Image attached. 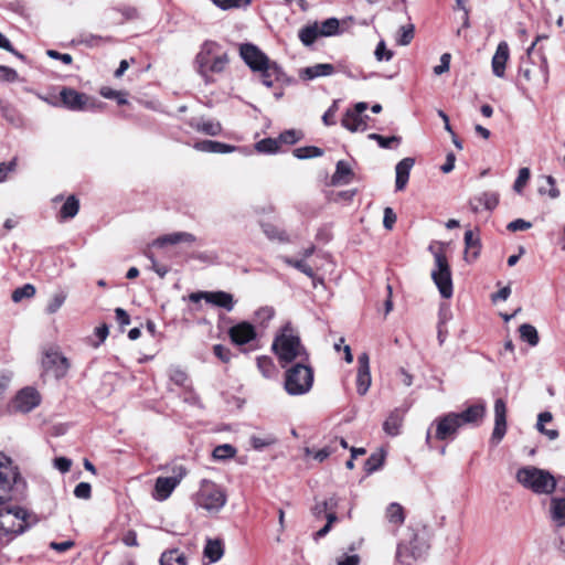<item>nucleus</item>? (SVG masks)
<instances>
[{"mask_svg": "<svg viewBox=\"0 0 565 565\" xmlns=\"http://www.w3.org/2000/svg\"><path fill=\"white\" fill-rule=\"evenodd\" d=\"M35 516L12 500L0 505V550L35 524Z\"/></svg>", "mask_w": 565, "mask_h": 565, "instance_id": "1", "label": "nucleus"}, {"mask_svg": "<svg viewBox=\"0 0 565 565\" xmlns=\"http://www.w3.org/2000/svg\"><path fill=\"white\" fill-rule=\"evenodd\" d=\"M271 349L277 355L281 367H285L296 360L303 362L308 358L306 348L301 343L299 332L291 322H286L277 331Z\"/></svg>", "mask_w": 565, "mask_h": 565, "instance_id": "2", "label": "nucleus"}, {"mask_svg": "<svg viewBox=\"0 0 565 565\" xmlns=\"http://www.w3.org/2000/svg\"><path fill=\"white\" fill-rule=\"evenodd\" d=\"M227 64V53L213 41L204 42L195 57L196 70L205 83L214 82V75L222 74Z\"/></svg>", "mask_w": 565, "mask_h": 565, "instance_id": "3", "label": "nucleus"}, {"mask_svg": "<svg viewBox=\"0 0 565 565\" xmlns=\"http://www.w3.org/2000/svg\"><path fill=\"white\" fill-rule=\"evenodd\" d=\"M226 502L225 489L210 479H202L198 491L193 494L195 508L204 510L210 515L217 514Z\"/></svg>", "mask_w": 565, "mask_h": 565, "instance_id": "4", "label": "nucleus"}, {"mask_svg": "<svg viewBox=\"0 0 565 565\" xmlns=\"http://www.w3.org/2000/svg\"><path fill=\"white\" fill-rule=\"evenodd\" d=\"M515 479L535 494H552L556 488V479L550 471L533 466L520 468Z\"/></svg>", "mask_w": 565, "mask_h": 565, "instance_id": "5", "label": "nucleus"}, {"mask_svg": "<svg viewBox=\"0 0 565 565\" xmlns=\"http://www.w3.org/2000/svg\"><path fill=\"white\" fill-rule=\"evenodd\" d=\"M434 256V268L431 279L438 288L443 298L449 299L452 296L451 269L446 256L444 244L430 245L428 248Z\"/></svg>", "mask_w": 565, "mask_h": 565, "instance_id": "6", "label": "nucleus"}, {"mask_svg": "<svg viewBox=\"0 0 565 565\" xmlns=\"http://www.w3.org/2000/svg\"><path fill=\"white\" fill-rule=\"evenodd\" d=\"M313 385V371L303 362H298L285 372L284 388L290 396H300L310 392Z\"/></svg>", "mask_w": 565, "mask_h": 565, "instance_id": "7", "label": "nucleus"}, {"mask_svg": "<svg viewBox=\"0 0 565 565\" xmlns=\"http://www.w3.org/2000/svg\"><path fill=\"white\" fill-rule=\"evenodd\" d=\"M536 42L527 50V58L522 61L519 74L533 86L545 88L548 83V65L546 58L541 56L537 63L530 58V54Z\"/></svg>", "mask_w": 565, "mask_h": 565, "instance_id": "8", "label": "nucleus"}, {"mask_svg": "<svg viewBox=\"0 0 565 565\" xmlns=\"http://www.w3.org/2000/svg\"><path fill=\"white\" fill-rule=\"evenodd\" d=\"M19 468L12 459L0 452V505L13 499L14 486L20 480Z\"/></svg>", "mask_w": 565, "mask_h": 565, "instance_id": "9", "label": "nucleus"}, {"mask_svg": "<svg viewBox=\"0 0 565 565\" xmlns=\"http://www.w3.org/2000/svg\"><path fill=\"white\" fill-rule=\"evenodd\" d=\"M41 403V395L34 387L26 386L20 390L11 399L9 407L13 413L26 414Z\"/></svg>", "mask_w": 565, "mask_h": 565, "instance_id": "10", "label": "nucleus"}, {"mask_svg": "<svg viewBox=\"0 0 565 565\" xmlns=\"http://www.w3.org/2000/svg\"><path fill=\"white\" fill-rule=\"evenodd\" d=\"M186 473L188 472L184 467H178L174 469V476L157 478L152 493L153 499L157 501L167 500Z\"/></svg>", "mask_w": 565, "mask_h": 565, "instance_id": "11", "label": "nucleus"}, {"mask_svg": "<svg viewBox=\"0 0 565 565\" xmlns=\"http://www.w3.org/2000/svg\"><path fill=\"white\" fill-rule=\"evenodd\" d=\"M239 53L244 62L250 67L252 71L256 72L271 61L254 44H243L239 49Z\"/></svg>", "mask_w": 565, "mask_h": 565, "instance_id": "12", "label": "nucleus"}, {"mask_svg": "<svg viewBox=\"0 0 565 565\" xmlns=\"http://www.w3.org/2000/svg\"><path fill=\"white\" fill-rule=\"evenodd\" d=\"M436 434L435 437L438 440H445L457 433L462 426L457 413H449L435 420Z\"/></svg>", "mask_w": 565, "mask_h": 565, "instance_id": "13", "label": "nucleus"}, {"mask_svg": "<svg viewBox=\"0 0 565 565\" xmlns=\"http://www.w3.org/2000/svg\"><path fill=\"white\" fill-rule=\"evenodd\" d=\"M42 363L44 369L52 372L56 379L65 376L70 367L67 359L57 351L46 352Z\"/></svg>", "mask_w": 565, "mask_h": 565, "instance_id": "14", "label": "nucleus"}, {"mask_svg": "<svg viewBox=\"0 0 565 565\" xmlns=\"http://www.w3.org/2000/svg\"><path fill=\"white\" fill-rule=\"evenodd\" d=\"M201 298L204 299L206 302L220 308H224L227 311H231L234 308L233 296L225 291H205L200 294H193L191 296V299L195 301Z\"/></svg>", "mask_w": 565, "mask_h": 565, "instance_id": "15", "label": "nucleus"}, {"mask_svg": "<svg viewBox=\"0 0 565 565\" xmlns=\"http://www.w3.org/2000/svg\"><path fill=\"white\" fill-rule=\"evenodd\" d=\"M61 99L71 110H85L93 107V103L87 95L78 93L72 88H64L61 92Z\"/></svg>", "mask_w": 565, "mask_h": 565, "instance_id": "16", "label": "nucleus"}, {"mask_svg": "<svg viewBox=\"0 0 565 565\" xmlns=\"http://www.w3.org/2000/svg\"><path fill=\"white\" fill-rule=\"evenodd\" d=\"M507 433V405L502 398L494 402V427L492 431V440L500 443Z\"/></svg>", "mask_w": 565, "mask_h": 565, "instance_id": "17", "label": "nucleus"}, {"mask_svg": "<svg viewBox=\"0 0 565 565\" xmlns=\"http://www.w3.org/2000/svg\"><path fill=\"white\" fill-rule=\"evenodd\" d=\"M424 544H417V537L414 536L409 545L399 544L396 552L397 561L403 565H411L413 561L420 557L424 553Z\"/></svg>", "mask_w": 565, "mask_h": 565, "instance_id": "18", "label": "nucleus"}, {"mask_svg": "<svg viewBox=\"0 0 565 565\" xmlns=\"http://www.w3.org/2000/svg\"><path fill=\"white\" fill-rule=\"evenodd\" d=\"M228 335L233 343L243 345L256 338V330L253 324L243 321L230 328Z\"/></svg>", "mask_w": 565, "mask_h": 565, "instance_id": "19", "label": "nucleus"}, {"mask_svg": "<svg viewBox=\"0 0 565 565\" xmlns=\"http://www.w3.org/2000/svg\"><path fill=\"white\" fill-rule=\"evenodd\" d=\"M510 58V50L507 42L502 41L498 44L497 50L491 60V68L494 76L503 78L505 75L507 63Z\"/></svg>", "mask_w": 565, "mask_h": 565, "instance_id": "20", "label": "nucleus"}, {"mask_svg": "<svg viewBox=\"0 0 565 565\" xmlns=\"http://www.w3.org/2000/svg\"><path fill=\"white\" fill-rule=\"evenodd\" d=\"M356 391L360 395H364L371 386L370 360L366 353H362L358 358Z\"/></svg>", "mask_w": 565, "mask_h": 565, "instance_id": "21", "label": "nucleus"}, {"mask_svg": "<svg viewBox=\"0 0 565 565\" xmlns=\"http://www.w3.org/2000/svg\"><path fill=\"white\" fill-rule=\"evenodd\" d=\"M196 241L195 236L188 232H174L170 234L162 235L156 238L151 246L162 248L167 245H177V244H193Z\"/></svg>", "mask_w": 565, "mask_h": 565, "instance_id": "22", "label": "nucleus"}, {"mask_svg": "<svg viewBox=\"0 0 565 565\" xmlns=\"http://www.w3.org/2000/svg\"><path fill=\"white\" fill-rule=\"evenodd\" d=\"M415 164L413 158L402 159L395 167V189L396 191H403L408 182L411 170Z\"/></svg>", "mask_w": 565, "mask_h": 565, "instance_id": "23", "label": "nucleus"}, {"mask_svg": "<svg viewBox=\"0 0 565 565\" xmlns=\"http://www.w3.org/2000/svg\"><path fill=\"white\" fill-rule=\"evenodd\" d=\"M335 72L334 66L330 63H319L312 66L301 68L299 77L303 81H312L318 77L331 76Z\"/></svg>", "mask_w": 565, "mask_h": 565, "instance_id": "24", "label": "nucleus"}, {"mask_svg": "<svg viewBox=\"0 0 565 565\" xmlns=\"http://www.w3.org/2000/svg\"><path fill=\"white\" fill-rule=\"evenodd\" d=\"M486 409L484 403H478L469 406L461 413H457V416L460 419L461 425L479 424L486 415Z\"/></svg>", "mask_w": 565, "mask_h": 565, "instance_id": "25", "label": "nucleus"}, {"mask_svg": "<svg viewBox=\"0 0 565 565\" xmlns=\"http://www.w3.org/2000/svg\"><path fill=\"white\" fill-rule=\"evenodd\" d=\"M498 204L499 194L495 192H483L470 201V207L473 212H479L481 209L493 210Z\"/></svg>", "mask_w": 565, "mask_h": 565, "instance_id": "26", "label": "nucleus"}, {"mask_svg": "<svg viewBox=\"0 0 565 565\" xmlns=\"http://www.w3.org/2000/svg\"><path fill=\"white\" fill-rule=\"evenodd\" d=\"M190 126L196 131L212 137L218 136L222 132L221 122L214 119H192Z\"/></svg>", "mask_w": 565, "mask_h": 565, "instance_id": "27", "label": "nucleus"}, {"mask_svg": "<svg viewBox=\"0 0 565 565\" xmlns=\"http://www.w3.org/2000/svg\"><path fill=\"white\" fill-rule=\"evenodd\" d=\"M193 148L201 152L211 153H231L236 150L235 146L223 143L214 140H202L194 143Z\"/></svg>", "mask_w": 565, "mask_h": 565, "instance_id": "28", "label": "nucleus"}, {"mask_svg": "<svg viewBox=\"0 0 565 565\" xmlns=\"http://www.w3.org/2000/svg\"><path fill=\"white\" fill-rule=\"evenodd\" d=\"M367 116L363 117L358 111L347 110L342 118V126L352 131H364L367 128L366 124Z\"/></svg>", "mask_w": 565, "mask_h": 565, "instance_id": "29", "label": "nucleus"}, {"mask_svg": "<svg viewBox=\"0 0 565 565\" xmlns=\"http://www.w3.org/2000/svg\"><path fill=\"white\" fill-rule=\"evenodd\" d=\"M405 412L402 409H394L390 413L383 423V430L392 437L399 435L403 425Z\"/></svg>", "mask_w": 565, "mask_h": 565, "instance_id": "30", "label": "nucleus"}, {"mask_svg": "<svg viewBox=\"0 0 565 565\" xmlns=\"http://www.w3.org/2000/svg\"><path fill=\"white\" fill-rule=\"evenodd\" d=\"M550 514L557 526H565V498L553 497L551 499Z\"/></svg>", "mask_w": 565, "mask_h": 565, "instance_id": "31", "label": "nucleus"}, {"mask_svg": "<svg viewBox=\"0 0 565 565\" xmlns=\"http://www.w3.org/2000/svg\"><path fill=\"white\" fill-rule=\"evenodd\" d=\"M203 555L209 559L210 563H216L224 555V546L221 540L218 539H209L206 540Z\"/></svg>", "mask_w": 565, "mask_h": 565, "instance_id": "32", "label": "nucleus"}, {"mask_svg": "<svg viewBox=\"0 0 565 565\" xmlns=\"http://www.w3.org/2000/svg\"><path fill=\"white\" fill-rule=\"evenodd\" d=\"M257 72L260 73L262 82L266 87H273L274 83L278 81L281 75V68L276 62L267 64Z\"/></svg>", "mask_w": 565, "mask_h": 565, "instance_id": "33", "label": "nucleus"}, {"mask_svg": "<svg viewBox=\"0 0 565 565\" xmlns=\"http://www.w3.org/2000/svg\"><path fill=\"white\" fill-rule=\"evenodd\" d=\"M466 260L472 262L477 259L480 252V241L475 233L469 230L465 233Z\"/></svg>", "mask_w": 565, "mask_h": 565, "instance_id": "34", "label": "nucleus"}, {"mask_svg": "<svg viewBox=\"0 0 565 565\" xmlns=\"http://www.w3.org/2000/svg\"><path fill=\"white\" fill-rule=\"evenodd\" d=\"M299 40L306 46H310L315 43V41L321 36L319 30V23L313 22L311 24H307L299 30L298 33Z\"/></svg>", "mask_w": 565, "mask_h": 565, "instance_id": "35", "label": "nucleus"}, {"mask_svg": "<svg viewBox=\"0 0 565 565\" xmlns=\"http://www.w3.org/2000/svg\"><path fill=\"white\" fill-rule=\"evenodd\" d=\"M160 565H188V561L181 551L172 548L162 553Z\"/></svg>", "mask_w": 565, "mask_h": 565, "instance_id": "36", "label": "nucleus"}, {"mask_svg": "<svg viewBox=\"0 0 565 565\" xmlns=\"http://www.w3.org/2000/svg\"><path fill=\"white\" fill-rule=\"evenodd\" d=\"M67 299V292L65 290H57L52 294L46 302L45 312L47 315H54L57 312Z\"/></svg>", "mask_w": 565, "mask_h": 565, "instance_id": "37", "label": "nucleus"}, {"mask_svg": "<svg viewBox=\"0 0 565 565\" xmlns=\"http://www.w3.org/2000/svg\"><path fill=\"white\" fill-rule=\"evenodd\" d=\"M352 170L348 162L341 160L337 163V169L332 175L333 184H348L351 180Z\"/></svg>", "mask_w": 565, "mask_h": 565, "instance_id": "38", "label": "nucleus"}, {"mask_svg": "<svg viewBox=\"0 0 565 565\" xmlns=\"http://www.w3.org/2000/svg\"><path fill=\"white\" fill-rule=\"evenodd\" d=\"M78 210H79L78 200L74 195H71L66 199V201L62 205L61 211H60V217L62 220L73 218L78 213Z\"/></svg>", "mask_w": 565, "mask_h": 565, "instance_id": "39", "label": "nucleus"}, {"mask_svg": "<svg viewBox=\"0 0 565 565\" xmlns=\"http://www.w3.org/2000/svg\"><path fill=\"white\" fill-rule=\"evenodd\" d=\"M385 515L387 521L394 525H401L405 520L404 510L402 505L395 502L391 503L386 508Z\"/></svg>", "mask_w": 565, "mask_h": 565, "instance_id": "40", "label": "nucleus"}, {"mask_svg": "<svg viewBox=\"0 0 565 565\" xmlns=\"http://www.w3.org/2000/svg\"><path fill=\"white\" fill-rule=\"evenodd\" d=\"M257 367L264 377L270 379L276 374V366L271 358L262 355L257 358Z\"/></svg>", "mask_w": 565, "mask_h": 565, "instance_id": "41", "label": "nucleus"}, {"mask_svg": "<svg viewBox=\"0 0 565 565\" xmlns=\"http://www.w3.org/2000/svg\"><path fill=\"white\" fill-rule=\"evenodd\" d=\"M340 23L335 18H329L326 21L319 23V30L321 36H332L339 33Z\"/></svg>", "mask_w": 565, "mask_h": 565, "instance_id": "42", "label": "nucleus"}, {"mask_svg": "<svg viewBox=\"0 0 565 565\" xmlns=\"http://www.w3.org/2000/svg\"><path fill=\"white\" fill-rule=\"evenodd\" d=\"M35 287L32 284H25L22 287H19L13 290L12 292V301L13 302H20L23 299H30L33 298L35 295Z\"/></svg>", "mask_w": 565, "mask_h": 565, "instance_id": "43", "label": "nucleus"}, {"mask_svg": "<svg viewBox=\"0 0 565 565\" xmlns=\"http://www.w3.org/2000/svg\"><path fill=\"white\" fill-rule=\"evenodd\" d=\"M520 335L522 340L527 342L530 345L534 347L539 343V334L536 329L527 323H524L520 327Z\"/></svg>", "mask_w": 565, "mask_h": 565, "instance_id": "44", "label": "nucleus"}, {"mask_svg": "<svg viewBox=\"0 0 565 565\" xmlns=\"http://www.w3.org/2000/svg\"><path fill=\"white\" fill-rule=\"evenodd\" d=\"M212 455L215 460H226L236 455V449L230 444H223L215 447Z\"/></svg>", "mask_w": 565, "mask_h": 565, "instance_id": "45", "label": "nucleus"}, {"mask_svg": "<svg viewBox=\"0 0 565 565\" xmlns=\"http://www.w3.org/2000/svg\"><path fill=\"white\" fill-rule=\"evenodd\" d=\"M294 154L298 159H310L321 157L323 154V151L318 147L309 146L295 149Z\"/></svg>", "mask_w": 565, "mask_h": 565, "instance_id": "46", "label": "nucleus"}, {"mask_svg": "<svg viewBox=\"0 0 565 565\" xmlns=\"http://www.w3.org/2000/svg\"><path fill=\"white\" fill-rule=\"evenodd\" d=\"M277 438L274 435H266V436H252L250 437V444L254 449L262 450L266 447H269L274 444H276Z\"/></svg>", "mask_w": 565, "mask_h": 565, "instance_id": "47", "label": "nucleus"}, {"mask_svg": "<svg viewBox=\"0 0 565 565\" xmlns=\"http://www.w3.org/2000/svg\"><path fill=\"white\" fill-rule=\"evenodd\" d=\"M547 188L541 185L539 188L540 194H547L551 199H557L559 196V190L556 186V181L552 175L544 177Z\"/></svg>", "mask_w": 565, "mask_h": 565, "instance_id": "48", "label": "nucleus"}, {"mask_svg": "<svg viewBox=\"0 0 565 565\" xmlns=\"http://www.w3.org/2000/svg\"><path fill=\"white\" fill-rule=\"evenodd\" d=\"M414 38V25L413 24H406V25H403L399 28V31H398V38H397V43L399 45H408L412 40Z\"/></svg>", "mask_w": 565, "mask_h": 565, "instance_id": "49", "label": "nucleus"}, {"mask_svg": "<svg viewBox=\"0 0 565 565\" xmlns=\"http://www.w3.org/2000/svg\"><path fill=\"white\" fill-rule=\"evenodd\" d=\"M110 41H111V39L108 36L104 38V36L95 35V34H83L79 39L81 44H84L89 47L98 46L103 43H107Z\"/></svg>", "mask_w": 565, "mask_h": 565, "instance_id": "50", "label": "nucleus"}, {"mask_svg": "<svg viewBox=\"0 0 565 565\" xmlns=\"http://www.w3.org/2000/svg\"><path fill=\"white\" fill-rule=\"evenodd\" d=\"M262 228H263V232L264 234L269 238V239H277V241H286V235L282 231H280L277 226H275L274 224H270V223H264L262 224Z\"/></svg>", "mask_w": 565, "mask_h": 565, "instance_id": "51", "label": "nucleus"}, {"mask_svg": "<svg viewBox=\"0 0 565 565\" xmlns=\"http://www.w3.org/2000/svg\"><path fill=\"white\" fill-rule=\"evenodd\" d=\"M252 0H213L214 4L222 10H231L247 7Z\"/></svg>", "mask_w": 565, "mask_h": 565, "instance_id": "52", "label": "nucleus"}, {"mask_svg": "<svg viewBox=\"0 0 565 565\" xmlns=\"http://www.w3.org/2000/svg\"><path fill=\"white\" fill-rule=\"evenodd\" d=\"M100 95L108 99H115L119 105L127 104V94L124 92L104 87L100 89Z\"/></svg>", "mask_w": 565, "mask_h": 565, "instance_id": "53", "label": "nucleus"}, {"mask_svg": "<svg viewBox=\"0 0 565 565\" xmlns=\"http://www.w3.org/2000/svg\"><path fill=\"white\" fill-rule=\"evenodd\" d=\"M384 462V455L383 454H373L371 455L364 465V469L367 473H372L379 468L382 467Z\"/></svg>", "mask_w": 565, "mask_h": 565, "instance_id": "54", "label": "nucleus"}, {"mask_svg": "<svg viewBox=\"0 0 565 565\" xmlns=\"http://www.w3.org/2000/svg\"><path fill=\"white\" fill-rule=\"evenodd\" d=\"M278 141L271 138H266L258 141L255 146L258 152L274 153L278 150Z\"/></svg>", "mask_w": 565, "mask_h": 565, "instance_id": "55", "label": "nucleus"}, {"mask_svg": "<svg viewBox=\"0 0 565 565\" xmlns=\"http://www.w3.org/2000/svg\"><path fill=\"white\" fill-rule=\"evenodd\" d=\"M530 175L531 173L529 168H521L519 170L518 178L513 184V189L515 192L521 193L523 191L524 186L530 180Z\"/></svg>", "mask_w": 565, "mask_h": 565, "instance_id": "56", "label": "nucleus"}, {"mask_svg": "<svg viewBox=\"0 0 565 565\" xmlns=\"http://www.w3.org/2000/svg\"><path fill=\"white\" fill-rule=\"evenodd\" d=\"M369 138L375 140L381 148H390L392 143H399L401 138L396 136L384 137L379 134H370Z\"/></svg>", "mask_w": 565, "mask_h": 565, "instance_id": "57", "label": "nucleus"}, {"mask_svg": "<svg viewBox=\"0 0 565 565\" xmlns=\"http://www.w3.org/2000/svg\"><path fill=\"white\" fill-rule=\"evenodd\" d=\"M169 377L172 382H174L179 386L185 385L188 381L186 373L180 367H171L169 370Z\"/></svg>", "mask_w": 565, "mask_h": 565, "instance_id": "58", "label": "nucleus"}, {"mask_svg": "<svg viewBox=\"0 0 565 565\" xmlns=\"http://www.w3.org/2000/svg\"><path fill=\"white\" fill-rule=\"evenodd\" d=\"M19 79V75L15 70L0 65V81L13 83Z\"/></svg>", "mask_w": 565, "mask_h": 565, "instance_id": "59", "label": "nucleus"}, {"mask_svg": "<svg viewBox=\"0 0 565 565\" xmlns=\"http://www.w3.org/2000/svg\"><path fill=\"white\" fill-rule=\"evenodd\" d=\"M74 495L87 500L92 495V487L88 482H79L74 489Z\"/></svg>", "mask_w": 565, "mask_h": 565, "instance_id": "60", "label": "nucleus"}, {"mask_svg": "<svg viewBox=\"0 0 565 565\" xmlns=\"http://www.w3.org/2000/svg\"><path fill=\"white\" fill-rule=\"evenodd\" d=\"M397 216L392 207H385L384 209V216H383V226L391 231L395 223H396Z\"/></svg>", "mask_w": 565, "mask_h": 565, "instance_id": "61", "label": "nucleus"}, {"mask_svg": "<svg viewBox=\"0 0 565 565\" xmlns=\"http://www.w3.org/2000/svg\"><path fill=\"white\" fill-rule=\"evenodd\" d=\"M374 55L377 61H382V60L390 61L393 56V53H392V51L386 49L385 42L381 41V42H379V44L375 49Z\"/></svg>", "mask_w": 565, "mask_h": 565, "instance_id": "62", "label": "nucleus"}, {"mask_svg": "<svg viewBox=\"0 0 565 565\" xmlns=\"http://www.w3.org/2000/svg\"><path fill=\"white\" fill-rule=\"evenodd\" d=\"M450 54L449 53H444L441 56H440V64L439 65H436L434 67V73L436 75H441L446 72L449 71V67H450Z\"/></svg>", "mask_w": 565, "mask_h": 565, "instance_id": "63", "label": "nucleus"}, {"mask_svg": "<svg viewBox=\"0 0 565 565\" xmlns=\"http://www.w3.org/2000/svg\"><path fill=\"white\" fill-rule=\"evenodd\" d=\"M335 565H360V557L356 554H343L337 558Z\"/></svg>", "mask_w": 565, "mask_h": 565, "instance_id": "64", "label": "nucleus"}]
</instances>
